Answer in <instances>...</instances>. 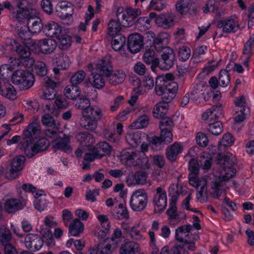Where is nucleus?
Segmentation results:
<instances>
[{"instance_id":"obj_1","label":"nucleus","mask_w":254,"mask_h":254,"mask_svg":"<svg viewBox=\"0 0 254 254\" xmlns=\"http://www.w3.org/2000/svg\"><path fill=\"white\" fill-rule=\"evenodd\" d=\"M132 128H127L126 140L127 143L133 147H137L141 143V151L127 149L122 152L121 159L128 166H138L145 169L149 167L148 159L145 153L148 151V145L145 142L147 140L149 143L150 137L144 133L139 131H133Z\"/></svg>"},{"instance_id":"obj_2","label":"nucleus","mask_w":254,"mask_h":254,"mask_svg":"<svg viewBox=\"0 0 254 254\" xmlns=\"http://www.w3.org/2000/svg\"><path fill=\"white\" fill-rule=\"evenodd\" d=\"M209 152L204 151L199 155L198 164L200 168L203 170H209L212 165V157L216 159L217 163L223 170L229 169L234 173L232 166L234 164V157L228 153L218 152L217 147L210 145L208 147Z\"/></svg>"},{"instance_id":"obj_3","label":"nucleus","mask_w":254,"mask_h":254,"mask_svg":"<svg viewBox=\"0 0 254 254\" xmlns=\"http://www.w3.org/2000/svg\"><path fill=\"white\" fill-rule=\"evenodd\" d=\"M96 69L101 72L108 78V81L112 85L123 83L126 78L125 72L122 70H112V64L110 56H107L98 60L95 64Z\"/></svg>"},{"instance_id":"obj_4","label":"nucleus","mask_w":254,"mask_h":254,"mask_svg":"<svg viewBox=\"0 0 254 254\" xmlns=\"http://www.w3.org/2000/svg\"><path fill=\"white\" fill-rule=\"evenodd\" d=\"M25 42L21 43L13 39L8 38L6 40V44L9 49L15 51L20 57L17 59L13 58L14 60H18L19 63L17 67L24 66L26 67H33L35 62L34 59L31 57V46L27 44Z\"/></svg>"},{"instance_id":"obj_5","label":"nucleus","mask_w":254,"mask_h":254,"mask_svg":"<svg viewBox=\"0 0 254 254\" xmlns=\"http://www.w3.org/2000/svg\"><path fill=\"white\" fill-rule=\"evenodd\" d=\"M173 127V122L169 118H165L161 120L159 125L161 130L160 136H153L149 138V144L153 149H160L163 142L168 144L172 142Z\"/></svg>"},{"instance_id":"obj_6","label":"nucleus","mask_w":254,"mask_h":254,"mask_svg":"<svg viewBox=\"0 0 254 254\" xmlns=\"http://www.w3.org/2000/svg\"><path fill=\"white\" fill-rule=\"evenodd\" d=\"M3 8L7 9L12 18L18 21H21L30 15L27 2L25 0H15L11 3L8 1L0 3V14Z\"/></svg>"},{"instance_id":"obj_7","label":"nucleus","mask_w":254,"mask_h":254,"mask_svg":"<svg viewBox=\"0 0 254 254\" xmlns=\"http://www.w3.org/2000/svg\"><path fill=\"white\" fill-rule=\"evenodd\" d=\"M103 116V110L100 107L90 106L85 111H82L80 126L86 129L93 130L96 128L98 122Z\"/></svg>"},{"instance_id":"obj_8","label":"nucleus","mask_w":254,"mask_h":254,"mask_svg":"<svg viewBox=\"0 0 254 254\" xmlns=\"http://www.w3.org/2000/svg\"><path fill=\"white\" fill-rule=\"evenodd\" d=\"M11 81L19 90L25 91L31 88L35 82L33 73L27 70L15 69L11 76Z\"/></svg>"},{"instance_id":"obj_9","label":"nucleus","mask_w":254,"mask_h":254,"mask_svg":"<svg viewBox=\"0 0 254 254\" xmlns=\"http://www.w3.org/2000/svg\"><path fill=\"white\" fill-rule=\"evenodd\" d=\"M28 27L24 26L18 30V36L21 41V43L32 40L30 39L31 34L38 33L42 29H44L42 20L39 17L30 18L28 20Z\"/></svg>"},{"instance_id":"obj_10","label":"nucleus","mask_w":254,"mask_h":254,"mask_svg":"<svg viewBox=\"0 0 254 254\" xmlns=\"http://www.w3.org/2000/svg\"><path fill=\"white\" fill-rule=\"evenodd\" d=\"M26 44L29 45L31 50L37 54L50 55L57 48L56 41L51 38H44L37 41L28 40Z\"/></svg>"},{"instance_id":"obj_11","label":"nucleus","mask_w":254,"mask_h":254,"mask_svg":"<svg viewBox=\"0 0 254 254\" xmlns=\"http://www.w3.org/2000/svg\"><path fill=\"white\" fill-rule=\"evenodd\" d=\"M111 146L107 142H102L93 148L91 152H86L83 163V169L88 168L86 162H91L97 158H101L104 156L109 155L111 151Z\"/></svg>"},{"instance_id":"obj_12","label":"nucleus","mask_w":254,"mask_h":254,"mask_svg":"<svg viewBox=\"0 0 254 254\" xmlns=\"http://www.w3.org/2000/svg\"><path fill=\"white\" fill-rule=\"evenodd\" d=\"M148 198L147 192L143 189L134 191L130 198L131 208L135 211L140 212L146 207Z\"/></svg>"},{"instance_id":"obj_13","label":"nucleus","mask_w":254,"mask_h":254,"mask_svg":"<svg viewBox=\"0 0 254 254\" xmlns=\"http://www.w3.org/2000/svg\"><path fill=\"white\" fill-rule=\"evenodd\" d=\"M77 141L80 144V147L75 151L77 157H80L83 153V150L91 152L95 143V138L93 135L86 132H81L76 135Z\"/></svg>"},{"instance_id":"obj_14","label":"nucleus","mask_w":254,"mask_h":254,"mask_svg":"<svg viewBox=\"0 0 254 254\" xmlns=\"http://www.w3.org/2000/svg\"><path fill=\"white\" fill-rule=\"evenodd\" d=\"M33 142V141L29 142L25 144V141H23L22 143V146H20L29 157H32L36 153L45 150L49 145V141L45 138L40 139L35 144Z\"/></svg>"},{"instance_id":"obj_15","label":"nucleus","mask_w":254,"mask_h":254,"mask_svg":"<svg viewBox=\"0 0 254 254\" xmlns=\"http://www.w3.org/2000/svg\"><path fill=\"white\" fill-rule=\"evenodd\" d=\"M56 13L67 25L73 22V8L70 2L66 1L60 2L56 6Z\"/></svg>"},{"instance_id":"obj_16","label":"nucleus","mask_w":254,"mask_h":254,"mask_svg":"<svg viewBox=\"0 0 254 254\" xmlns=\"http://www.w3.org/2000/svg\"><path fill=\"white\" fill-rule=\"evenodd\" d=\"M130 80L134 85H138L137 87L134 88V93H135L144 94L147 91L153 89L155 84L153 77L150 75L145 76L141 84L139 78L136 76L130 78Z\"/></svg>"},{"instance_id":"obj_17","label":"nucleus","mask_w":254,"mask_h":254,"mask_svg":"<svg viewBox=\"0 0 254 254\" xmlns=\"http://www.w3.org/2000/svg\"><path fill=\"white\" fill-rule=\"evenodd\" d=\"M34 120L24 130L23 136L24 137L20 142L19 147L22 146V143L23 141H25V144H26L29 142L34 141L35 139L40 136L41 131V126L40 123L38 122V118L34 119Z\"/></svg>"},{"instance_id":"obj_18","label":"nucleus","mask_w":254,"mask_h":254,"mask_svg":"<svg viewBox=\"0 0 254 254\" xmlns=\"http://www.w3.org/2000/svg\"><path fill=\"white\" fill-rule=\"evenodd\" d=\"M218 28H221L224 33L235 32L240 28L238 18L235 15H231L225 19L219 20L216 23Z\"/></svg>"},{"instance_id":"obj_19","label":"nucleus","mask_w":254,"mask_h":254,"mask_svg":"<svg viewBox=\"0 0 254 254\" xmlns=\"http://www.w3.org/2000/svg\"><path fill=\"white\" fill-rule=\"evenodd\" d=\"M152 203L154 212L156 213H161L166 209L167 205V193L165 190L162 187L156 188Z\"/></svg>"},{"instance_id":"obj_20","label":"nucleus","mask_w":254,"mask_h":254,"mask_svg":"<svg viewBox=\"0 0 254 254\" xmlns=\"http://www.w3.org/2000/svg\"><path fill=\"white\" fill-rule=\"evenodd\" d=\"M234 176H213L210 186L212 189L211 195L218 198L222 194L220 187L225 185Z\"/></svg>"},{"instance_id":"obj_21","label":"nucleus","mask_w":254,"mask_h":254,"mask_svg":"<svg viewBox=\"0 0 254 254\" xmlns=\"http://www.w3.org/2000/svg\"><path fill=\"white\" fill-rule=\"evenodd\" d=\"M141 14L139 9L127 8L121 13H118L117 17L121 20L122 24L124 26H130L134 23V19Z\"/></svg>"},{"instance_id":"obj_22","label":"nucleus","mask_w":254,"mask_h":254,"mask_svg":"<svg viewBox=\"0 0 254 254\" xmlns=\"http://www.w3.org/2000/svg\"><path fill=\"white\" fill-rule=\"evenodd\" d=\"M174 76L172 74L168 73L158 76L156 80V84H162L165 90L171 92L177 93L178 85L177 82L173 81Z\"/></svg>"},{"instance_id":"obj_23","label":"nucleus","mask_w":254,"mask_h":254,"mask_svg":"<svg viewBox=\"0 0 254 254\" xmlns=\"http://www.w3.org/2000/svg\"><path fill=\"white\" fill-rule=\"evenodd\" d=\"M144 45L143 37L139 34L134 33L128 36L127 41V47L132 54L139 52Z\"/></svg>"},{"instance_id":"obj_24","label":"nucleus","mask_w":254,"mask_h":254,"mask_svg":"<svg viewBox=\"0 0 254 254\" xmlns=\"http://www.w3.org/2000/svg\"><path fill=\"white\" fill-rule=\"evenodd\" d=\"M52 62L56 66L53 69L55 74H59L60 70L67 69L71 64L69 58L66 55L63 53L55 55Z\"/></svg>"},{"instance_id":"obj_25","label":"nucleus","mask_w":254,"mask_h":254,"mask_svg":"<svg viewBox=\"0 0 254 254\" xmlns=\"http://www.w3.org/2000/svg\"><path fill=\"white\" fill-rule=\"evenodd\" d=\"M53 137L55 138L52 142L53 148L65 152L71 151L70 138L68 135L64 134L63 136H59L58 135L57 131L56 135Z\"/></svg>"},{"instance_id":"obj_26","label":"nucleus","mask_w":254,"mask_h":254,"mask_svg":"<svg viewBox=\"0 0 254 254\" xmlns=\"http://www.w3.org/2000/svg\"><path fill=\"white\" fill-rule=\"evenodd\" d=\"M44 84L41 98L47 100L55 99L56 95L55 88L57 83L49 77H46L44 79Z\"/></svg>"},{"instance_id":"obj_27","label":"nucleus","mask_w":254,"mask_h":254,"mask_svg":"<svg viewBox=\"0 0 254 254\" xmlns=\"http://www.w3.org/2000/svg\"><path fill=\"white\" fill-rule=\"evenodd\" d=\"M192 229L190 224L184 225L179 227L175 231L176 240L182 243H194L190 237V233Z\"/></svg>"},{"instance_id":"obj_28","label":"nucleus","mask_w":254,"mask_h":254,"mask_svg":"<svg viewBox=\"0 0 254 254\" xmlns=\"http://www.w3.org/2000/svg\"><path fill=\"white\" fill-rule=\"evenodd\" d=\"M174 61L175 56L172 50L169 48H165L163 49L162 59L160 61H159L158 66L162 69H169L173 65Z\"/></svg>"},{"instance_id":"obj_29","label":"nucleus","mask_w":254,"mask_h":254,"mask_svg":"<svg viewBox=\"0 0 254 254\" xmlns=\"http://www.w3.org/2000/svg\"><path fill=\"white\" fill-rule=\"evenodd\" d=\"M41 122L44 126L52 127V130H50V129L45 130L46 135L51 138L52 137L55 136L59 128L56 125L54 118L49 114H46L42 117Z\"/></svg>"},{"instance_id":"obj_30","label":"nucleus","mask_w":254,"mask_h":254,"mask_svg":"<svg viewBox=\"0 0 254 254\" xmlns=\"http://www.w3.org/2000/svg\"><path fill=\"white\" fill-rule=\"evenodd\" d=\"M25 244L28 249L36 251L42 247L43 241L38 235L31 233L25 237Z\"/></svg>"},{"instance_id":"obj_31","label":"nucleus","mask_w":254,"mask_h":254,"mask_svg":"<svg viewBox=\"0 0 254 254\" xmlns=\"http://www.w3.org/2000/svg\"><path fill=\"white\" fill-rule=\"evenodd\" d=\"M155 23L159 27L170 28L174 25V16L169 13H162L157 16L156 14Z\"/></svg>"},{"instance_id":"obj_32","label":"nucleus","mask_w":254,"mask_h":254,"mask_svg":"<svg viewBox=\"0 0 254 254\" xmlns=\"http://www.w3.org/2000/svg\"><path fill=\"white\" fill-rule=\"evenodd\" d=\"M18 60H14L13 58L10 59L8 64H3L0 66V78L7 79L11 77V74L17 68Z\"/></svg>"},{"instance_id":"obj_33","label":"nucleus","mask_w":254,"mask_h":254,"mask_svg":"<svg viewBox=\"0 0 254 254\" xmlns=\"http://www.w3.org/2000/svg\"><path fill=\"white\" fill-rule=\"evenodd\" d=\"M62 27L57 22L53 21L48 22L44 27V32L47 36L57 38L62 33Z\"/></svg>"},{"instance_id":"obj_34","label":"nucleus","mask_w":254,"mask_h":254,"mask_svg":"<svg viewBox=\"0 0 254 254\" xmlns=\"http://www.w3.org/2000/svg\"><path fill=\"white\" fill-rule=\"evenodd\" d=\"M195 249L194 243H182L174 245L170 252L171 254H189V251H194Z\"/></svg>"},{"instance_id":"obj_35","label":"nucleus","mask_w":254,"mask_h":254,"mask_svg":"<svg viewBox=\"0 0 254 254\" xmlns=\"http://www.w3.org/2000/svg\"><path fill=\"white\" fill-rule=\"evenodd\" d=\"M222 116L221 106H213L207 110L202 115V118L205 122H209Z\"/></svg>"},{"instance_id":"obj_36","label":"nucleus","mask_w":254,"mask_h":254,"mask_svg":"<svg viewBox=\"0 0 254 254\" xmlns=\"http://www.w3.org/2000/svg\"><path fill=\"white\" fill-rule=\"evenodd\" d=\"M140 248L138 244L134 242H128L122 245L120 254H139Z\"/></svg>"},{"instance_id":"obj_37","label":"nucleus","mask_w":254,"mask_h":254,"mask_svg":"<svg viewBox=\"0 0 254 254\" xmlns=\"http://www.w3.org/2000/svg\"><path fill=\"white\" fill-rule=\"evenodd\" d=\"M143 59L145 63L151 64L152 70L159 65V59L153 49L147 50L144 54Z\"/></svg>"},{"instance_id":"obj_38","label":"nucleus","mask_w":254,"mask_h":254,"mask_svg":"<svg viewBox=\"0 0 254 254\" xmlns=\"http://www.w3.org/2000/svg\"><path fill=\"white\" fill-rule=\"evenodd\" d=\"M183 150V146L181 143L175 142L167 149L166 155L167 158L171 162L175 161L178 155L182 152Z\"/></svg>"},{"instance_id":"obj_39","label":"nucleus","mask_w":254,"mask_h":254,"mask_svg":"<svg viewBox=\"0 0 254 254\" xmlns=\"http://www.w3.org/2000/svg\"><path fill=\"white\" fill-rule=\"evenodd\" d=\"M0 94L9 100H14L17 98V91L11 84L8 83L1 85L0 89Z\"/></svg>"},{"instance_id":"obj_40","label":"nucleus","mask_w":254,"mask_h":254,"mask_svg":"<svg viewBox=\"0 0 254 254\" xmlns=\"http://www.w3.org/2000/svg\"><path fill=\"white\" fill-rule=\"evenodd\" d=\"M22 208L21 201L16 198L7 199L4 205V210L8 213H15Z\"/></svg>"},{"instance_id":"obj_41","label":"nucleus","mask_w":254,"mask_h":254,"mask_svg":"<svg viewBox=\"0 0 254 254\" xmlns=\"http://www.w3.org/2000/svg\"><path fill=\"white\" fill-rule=\"evenodd\" d=\"M111 244L105 242L99 243L89 250L90 254H111Z\"/></svg>"},{"instance_id":"obj_42","label":"nucleus","mask_w":254,"mask_h":254,"mask_svg":"<svg viewBox=\"0 0 254 254\" xmlns=\"http://www.w3.org/2000/svg\"><path fill=\"white\" fill-rule=\"evenodd\" d=\"M111 42L112 47L115 51H119L121 54H125L123 48L125 47L126 39L122 34L113 36Z\"/></svg>"},{"instance_id":"obj_43","label":"nucleus","mask_w":254,"mask_h":254,"mask_svg":"<svg viewBox=\"0 0 254 254\" xmlns=\"http://www.w3.org/2000/svg\"><path fill=\"white\" fill-rule=\"evenodd\" d=\"M155 92L158 96H162L164 102L166 103L170 102L176 96V93L165 90L162 84H157L155 86Z\"/></svg>"},{"instance_id":"obj_44","label":"nucleus","mask_w":254,"mask_h":254,"mask_svg":"<svg viewBox=\"0 0 254 254\" xmlns=\"http://www.w3.org/2000/svg\"><path fill=\"white\" fill-rule=\"evenodd\" d=\"M123 125L118 123L117 124V134L108 130H106L104 133L105 137L110 141L116 142L120 140V136L123 134L124 129Z\"/></svg>"},{"instance_id":"obj_45","label":"nucleus","mask_w":254,"mask_h":254,"mask_svg":"<svg viewBox=\"0 0 254 254\" xmlns=\"http://www.w3.org/2000/svg\"><path fill=\"white\" fill-rule=\"evenodd\" d=\"M126 181L128 186L144 185L147 182L149 185H151V182L149 181H147L146 176H127Z\"/></svg>"},{"instance_id":"obj_46","label":"nucleus","mask_w":254,"mask_h":254,"mask_svg":"<svg viewBox=\"0 0 254 254\" xmlns=\"http://www.w3.org/2000/svg\"><path fill=\"white\" fill-rule=\"evenodd\" d=\"M84 224L78 219H75L69 226V233L72 236L77 237L83 232Z\"/></svg>"},{"instance_id":"obj_47","label":"nucleus","mask_w":254,"mask_h":254,"mask_svg":"<svg viewBox=\"0 0 254 254\" xmlns=\"http://www.w3.org/2000/svg\"><path fill=\"white\" fill-rule=\"evenodd\" d=\"M194 3L191 0H180L176 3V10L181 14L188 12L193 8Z\"/></svg>"},{"instance_id":"obj_48","label":"nucleus","mask_w":254,"mask_h":254,"mask_svg":"<svg viewBox=\"0 0 254 254\" xmlns=\"http://www.w3.org/2000/svg\"><path fill=\"white\" fill-rule=\"evenodd\" d=\"M25 161V158L23 156H18L14 158L12 161L9 172L13 174L22 170L24 166Z\"/></svg>"},{"instance_id":"obj_49","label":"nucleus","mask_w":254,"mask_h":254,"mask_svg":"<svg viewBox=\"0 0 254 254\" xmlns=\"http://www.w3.org/2000/svg\"><path fill=\"white\" fill-rule=\"evenodd\" d=\"M80 93L79 87L73 84L67 85L64 90V94L66 98L73 100L79 97Z\"/></svg>"},{"instance_id":"obj_50","label":"nucleus","mask_w":254,"mask_h":254,"mask_svg":"<svg viewBox=\"0 0 254 254\" xmlns=\"http://www.w3.org/2000/svg\"><path fill=\"white\" fill-rule=\"evenodd\" d=\"M113 216L117 219L128 218L129 214L127 207L123 203L119 204L118 207H115L112 210Z\"/></svg>"},{"instance_id":"obj_51","label":"nucleus","mask_w":254,"mask_h":254,"mask_svg":"<svg viewBox=\"0 0 254 254\" xmlns=\"http://www.w3.org/2000/svg\"><path fill=\"white\" fill-rule=\"evenodd\" d=\"M254 44V34L251 36L249 40L245 44L243 50L245 59L243 62V64L245 68H249V63L250 61L249 54L251 51L252 46Z\"/></svg>"},{"instance_id":"obj_52","label":"nucleus","mask_w":254,"mask_h":254,"mask_svg":"<svg viewBox=\"0 0 254 254\" xmlns=\"http://www.w3.org/2000/svg\"><path fill=\"white\" fill-rule=\"evenodd\" d=\"M194 192V190H190L185 187H181L180 190V194L182 195H187L182 202V205L185 208L188 210H191L193 212H196L195 209H191L190 207V201L192 198V194Z\"/></svg>"},{"instance_id":"obj_53","label":"nucleus","mask_w":254,"mask_h":254,"mask_svg":"<svg viewBox=\"0 0 254 254\" xmlns=\"http://www.w3.org/2000/svg\"><path fill=\"white\" fill-rule=\"evenodd\" d=\"M208 178L209 176H191L189 179L190 184L194 188L205 187Z\"/></svg>"},{"instance_id":"obj_54","label":"nucleus","mask_w":254,"mask_h":254,"mask_svg":"<svg viewBox=\"0 0 254 254\" xmlns=\"http://www.w3.org/2000/svg\"><path fill=\"white\" fill-rule=\"evenodd\" d=\"M89 81L94 87L97 89L102 88L105 84L103 77L94 70L92 71L91 75L89 78Z\"/></svg>"},{"instance_id":"obj_55","label":"nucleus","mask_w":254,"mask_h":254,"mask_svg":"<svg viewBox=\"0 0 254 254\" xmlns=\"http://www.w3.org/2000/svg\"><path fill=\"white\" fill-rule=\"evenodd\" d=\"M148 124L149 118L148 116L146 115H143L138 117L128 127L133 129H141L147 127Z\"/></svg>"},{"instance_id":"obj_56","label":"nucleus","mask_w":254,"mask_h":254,"mask_svg":"<svg viewBox=\"0 0 254 254\" xmlns=\"http://www.w3.org/2000/svg\"><path fill=\"white\" fill-rule=\"evenodd\" d=\"M168 106L165 102H160L157 103L154 107L153 110V115L155 118H161L167 112Z\"/></svg>"},{"instance_id":"obj_57","label":"nucleus","mask_w":254,"mask_h":254,"mask_svg":"<svg viewBox=\"0 0 254 254\" xmlns=\"http://www.w3.org/2000/svg\"><path fill=\"white\" fill-rule=\"evenodd\" d=\"M235 138L230 133H226L224 134L221 140L219 142V147H217L216 151L218 152H220V151L221 149L222 146L224 147H230L232 146L234 143Z\"/></svg>"},{"instance_id":"obj_58","label":"nucleus","mask_w":254,"mask_h":254,"mask_svg":"<svg viewBox=\"0 0 254 254\" xmlns=\"http://www.w3.org/2000/svg\"><path fill=\"white\" fill-rule=\"evenodd\" d=\"M243 110L235 109V113L234 116V125L241 123L250 114L249 107H244Z\"/></svg>"},{"instance_id":"obj_59","label":"nucleus","mask_w":254,"mask_h":254,"mask_svg":"<svg viewBox=\"0 0 254 254\" xmlns=\"http://www.w3.org/2000/svg\"><path fill=\"white\" fill-rule=\"evenodd\" d=\"M180 194L178 185L172 184L169 188V195L171 197L170 205L176 206V203Z\"/></svg>"},{"instance_id":"obj_60","label":"nucleus","mask_w":254,"mask_h":254,"mask_svg":"<svg viewBox=\"0 0 254 254\" xmlns=\"http://www.w3.org/2000/svg\"><path fill=\"white\" fill-rule=\"evenodd\" d=\"M12 235L10 230L4 226L0 227V243L3 245L10 243Z\"/></svg>"},{"instance_id":"obj_61","label":"nucleus","mask_w":254,"mask_h":254,"mask_svg":"<svg viewBox=\"0 0 254 254\" xmlns=\"http://www.w3.org/2000/svg\"><path fill=\"white\" fill-rule=\"evenodd\" d=\"M33 70L38 75L43 76L47 74L48 68L45 63L37 61L33 67Z\"/></svg>"},{"instance_id":"obj_62","label":"nucleus","mask_w":254,"mask_h":254,"mask_svg":"<svg viewBox=\"0 0 254 254\" xmlns=\"http://www.w3.org/2000/svg\"><path fill=\"white\" fill-rule=\"evenodd\" d=\"M121 29V23L119 22L111 20L108 24V32L111 36L120 35L119 32Z\"/></svg>"},{"instance_id":"obj_63","label":"nucleus","mask_w":254,"mask_h":254,"mask_svg":"<svg viewBox=\"0 0 254 254\" xmlns=\"http://www.w3.org/2000/svg\"><path fill=\"white\" fill-rule=\"evenodd\" d=\"M23 106L25 109L32 113H35L39 109V104L36 100H30L29 99L24 100Z\"/></svg>"},{"instance_id":"obj_64","label":"nucleus","mask_w":254,"mask_h":254,"mask_svg":"<svg viewBox=\"0 0 254 254\" xmlns=\"http://www.w3.org/2000/svg\"><path fill=\"white\" fill-rule=\"evenodd\" d=\"M57 38L59 42V47L61 49L66 50L70 47L71 44V39L68 35H63L61 34L60 36Z\"/></svg>"}]
</instances>
